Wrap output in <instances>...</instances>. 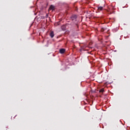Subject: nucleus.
<instances>
[{
  "label": "nucleus",
  "instance_id": "423d86ee",
  "mask_svg": "<svg viewBox=\"0 0 130 130\" xmlns=\"http://www.w3.org/2000/svg\"><path fill=\"white\" fill-rule=\"evenodd\" d=\"M107 13H108V14H110V6H109L108 7V9L107 10Z\"/></svg>",
  "mask_w": 130,
  "mask_h": 130
},
{
  "label": "nucleus",
  "instance_id": "0eeeda50",
  "mask_svg": "<svg viewBox=\"0 0 130 130\" xmlns=\"http://www.w3.org/2000/svg\"><path fill=\"white\" fill-rule=\"evenodd\" d=\"M103 92H104V88H102L100 90V93H103Z\"/></svg>",
  "mask_w": 130,
  "mask_h": 130
},
{
  "label": "nucleus",
  "instance_id": "f03ea898",
  "mask_svg": "<svg viewBox=\"0 0 130 130\" xmlns=\"http://www.w3.org/2000/svg\"><path fill=\"white\" fill-rule=\"evenodd\" d=\"M77 19V15H73L71 17V19L72 21H74V20H76Z\"/></svg>",
  "mask_w": 130,
  "mask_h": 130
},
{
  "label": "nucleus",
  "instance_id": "1a4fd4ad",
  "mask_svg": "<svg viewBox=\"0 0 130 130\" xmlns=\"http://www.w3.org/2000/svg\"><path fill=\"white\" fill-rule=\"evenodd\" d=\"M9 129V127L8 126H6L4 128V130H8Z\"/></svg>",
  "mask_w": 130,
  "mask_h": 130
},
{
  "label": "nucleus",
  "instance_id": "39448f33",
  "mask_svg": "<svg viewBox=\"0 0 130 130\" xmlns=\"http://www.w3.org/2000/svg\"><path fill=\"white\" fill-rule=\"evenodd\" d=\"M61 28L63 31H66V29H67L66 25H62Z\"/></svg>",
  "mask_w": 130,
  "mask_h": 130
},
{
  "label": "nucleus",
  "instance_id": "f257e3e1",
  "mask_svg": "<svg viewBox=\"0 0 130 130\" xmlns=\"http://www.w3.org/2000/svg\"><path fill=\"white\" fill-rule=\"evenodd\" d=\"M103 10H105L103 7H99L96 10V13H100V12H101V11H103Z\"/></svg>",
  "mask_w": 130,
  "mask_h": 130
},
{
  "label": "nucleus",
  "instance_id": "7ed1b4c3",
  "mask_svg": "<svg viewBox=\"0 0 130 130\" xmlns=\"http://www.w3.org/2000/svg\"><path fill=\"white\" fill-rule=\"evenodd\" d=\"M59 52H60V53H61L62 54L63 53H64V52H66V49H60L59 50Z\"/></svg>",
  "mask_w": 130,
  "mask_h": 130
},
{
  "label": "nucleus",
  "instance_id": "9d476101",
  "mask_svg": "<svg viewBox=\"0 0 130 130\" xmlns=\"http://www.w3.org/2000/svg\"><path fill=\"white\" fill-rule=\"evenodd\" d=\"M104 30H105V29H104V28H102L101 29V31L102 32H104Z\"/></svg>",
  "mask_w": 130,
  "mask_h": 130
},
{
  "label": "nucleus",
  "instance_id": "6e6552de",
  "mask_svg": "<svg viewBox=\"0 0 130 130\" xmlns=\"http://www.w3.org/2000/svg\"><path fill=\"white\" fill-rule=\"evenodd\" d=\"M54 7H53V6L51 5L50 7V10H54Z\"/></svg>",
  "mask_w": 130,
  "mask_h": 130
},
{
  "label": "nucleus",
  "instance_id": "20e7f679",
  "mask_svg": "<svg viewBox=\"0 0 130 130\" xmlns=\"http://www.w3.org/2000/svg\"><path fill=\"white\" fill-rule=\"evenodd\" d=\"M50 36L51 38H53L54 37V32L53 31H51L50 33Z\"/></svg>",
  "mask_w": 130,
  "mask_h": 130
}]
</instances>
